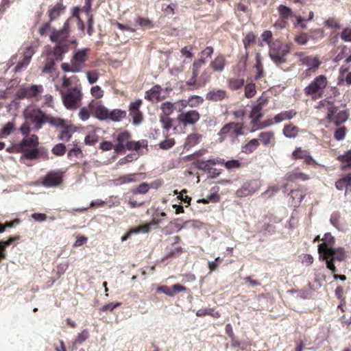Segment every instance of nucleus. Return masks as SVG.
Returning a JSON list of instances; mask_svg holds the SVG:
<instances>
[{
    "mask_svg": "<svg viewBox=\"0 0 351 351\" xmlns=\"http://www.w3.org/2000/svg\"><path fill=\"white\" fill-rule=\"evenodd\" d=\"M65 9L66 7L63 5L62 1L58 2L53 7L49 8L48 14L50 22L58 19L64 12Z\"/></svg>",
    "mask_w": 351,
    "mask_h": 351,
    "instance_id": "a878e982",
    "label": "nucleus"
},
{
    "mask_svg": "<svg viewBox=\"0 0 351 351\" xmlns=\"http://www.w3.org/2000/svg\"><path fill=\"white\" fill-rule=\"evenodd\" d=\"M224 162V159H209L208 160H199L197 161V167L199 169L208 170L210 169V165H215L216 164H222Z\"/></svg>",
    "mask_w": 351,
    "mask_h": 351,
    "instance_id": "7c9ffc66",
    "label": "nucleus"
},
{
    "mask_svg": "<svg viewBox=\"0 0 351 351\" xmlns=\"http://www.w3.org/2000/svg\"><path fill=\"white\" fill-rule=\"evenodd\" d=\"M309 40L310 37L308 36V34L304 32H301L299 34L295 35L294 38V41L300 45H306Z\"/></svg>",
    "mask_w": 351,
    "mask_h": 351,
    "instance_id": "4d7b16f0",
    "label": "nucleus"
},
{
    "mask_svg": "<svg viewBox=\"0 0 351 351\" xmlns=\"http://www.w3.org/2000/svg\"><path fill=\"white\" fill-rule=\"evenodd\" d=\"M90 94L93 97L99 99L103 97L104 92L99 86L96 85L90 88Z\"/></svg>",
    "mask_w": 351,
    "mask_h": 351,
    "instance_id": "0e129e2a",
    "label": "nucleus"
},
{
    "mask_svg": "<svg viewBox=\"0 0 351 351\" xmlns=\"http://www.w3.org/2000/svg\"><path fill=\"white\" fill-rule=\"evenodd\" d=\"M160 121L164 129L169 130L172 127L173 119L169 116H160Z\"/></svg>",
    "mask_w": 351,
    "mask_h": 351,
    "instance_id": "e2e57ef3",
    "label": "nucleus"
},
{
    "mask_svg": "<svg viewBox=\"0 0 351 351\" xmlns=\"http://www.w3.org/2000/svg\"><path fill=\"white\" fill-rule=\"evenodd\" d=\"M250 0H241L237 5V10L238 12H243L246 14H250Z\"/></svg>",
    "mask_w": 351,
    "mask_h": 351,
    "instance_id": "6e6d98bb",
    "label": "nucleus"
},
{
    "mask_svg": "<svg viewBox=\"0 0 351 351\" xmlns=\"http://www.w3.org/2000/svg\"><path fill=\"white\" fill-rule=\"evenodd\" d=\"M295 56L300 58V62L302 64L308 67L306 71V74L310 71L315 72L322 64L317 56H305L303 52H297Z\"/></svg>",
    "mask_w": 351,
    "mask_h": 351,
    "instance_id": "ddd939ff",
    "label": "nucleus"
},
{
    "mask_svg": "<svg viewBox=\"0 0 351 351\" xmlns=\"http://www.w3.org/2000/svg\"><path fill=\"white\" fill-rule=\"evenodd\" d=\"M166 216V213L165 212H156L152 216V219L149 221V223L152 226H159L163 221V218Z\"/></svg>",
    "mask_w": 351,
    "mask_h": 351,
    "instance_id": "a18cd8bd",
    "label": "nucleus"
},
{
    "mask_svg": "<svg viewBox=\"0 0 351 351\" xmlns=\"http://www.w3.org/2000/svg\"><path fill=\"white\" fill-rule=\"evenodd\" d=\"M24 116L27 121L34 125L35 131L40 130L46 123H49L51 126H58L63 123L62 118L47 114L39 108L27 110Z\"/></svg>",
    "mask_w": 351,
    "mask_h": 351,
    "instance_id": "7ed1b4c3",
    "label": "nucleus"
},
{
    "mask_svg": "<svg viewBox=\"0 0 351 351\" xmlns=\"http://www.w3.org/2000/svg\"><path fill=\"white\" fill-rule=\"evenodd\" d=\"M179 219L174 221H171L168 225L164 228V232L166 234H171L174 232H178L183 228H185L188 224L193 223V221H186L182 225L178 223Z\"/></svg>",
    "mask_w": 351,
    "mask_h": 351,
    "instance_id": "5701e85b",
    "label": "nucleus"
},
{
    "mask_svg": "<svg viewBox=\"0 0 351 351\" xmlns=\"http://www.w3.org/2000/svg\"><path fill=\"white\" fill-rule=\"evenodd\" d=\"M300 130L293 123L286 124L282 130L283 134L289 138H294L298 136Z\"/></svg>",
    "mask_w": 351,
    "mask_h": 351,
    "instance_id": "c756f323",
    "label": "nucleus"
},
{
    "mask_svg": "<svg viewBox=\"0 0 351 351\" xmlns=\"http://www.w3.org/2000/svg\"><path fill=\"white\" fill-rule=\"evenodd\" d=\"M256 69V74L254 76L255 80H258L264 77L263 66L260 59L259 56L256 57V64L254 66Z\"/></svg>",
    "mask_w": 351,
    "mask_h": 351,
    "instance_id": "3c124183",
    "label": "nucleus"
},
{
    "mask_svg": "<svg viewBox=\"0 0 351 351\" xmlns=\"http://www.w3.org/2000/svg\"><path fill=\"white\" fill-rule=\"evenodd\" d=\"M261 183L258 179H252L245 182L242 186L236 191L238 197H245L253 195L261 188Z\"/></svg>",
    "mask_w": 351,
    "mask_h": 351,
    "instance_id": "9b49d317",
    "label": "nucleus"
},
{
    "mask_svg": "<svg viewBox=\"0 0 351 351\" xmlns=\"http://www.w3.org/2000/svg\"><path fill=\"white\" fill-rule=\"evenodd\" d=\"M309 152L302 149L301 147H297L292 153L293 160L303 159Z\"/></svg>",
    "mask_w": 351,
    "mask_h": 351,
    "instance_id": "052dcab7",
    "label": "nucleus"
},
{
    "mask_svg": "<svg viewBox=\"0 0 351 351\" xmlns=\"http://www.w3.org/2000/svg\"><path fill=\"white\" fill-rule=\"evenodd\" d=\"M336 259H330L328 261H326V268L328 269L332 274L333 275V278L335 280L339 279L341 280L345 281L347 278L345 275H339L337 274V269L335 265L336 262Z\"/></svg>",
    "mask_w": 351,
    "mask_h": 351,
    "instance_id": "72a5a7b5",
    "label": "nucleus"
},
{
    "mask_svg": "<svg viewBox=\"0 0 351 351\" xmlns=\"http://www.w3.org/2000/svg\"><path fill=\"white\" fill-rule=\"evenodd\" d=\"M160 109L162 112L160 115L170 116L173 112L175 106L173 104L169 101H166L161 104Z\"/></svg>",
    "mask_w": 351,
    "mask_h": 351,
    "instance_id": "de8ad7c7",
    "label": "nucleus"
},
{
    "mask_svg": "<svg viewBox=\"0 0 351 351\" xmlns=\"http://www.w3.org/2000/svg\"><path fill=\"white\" fill-rule=\"evenodd\" d=\"M184 252V249L179 246V247H176L173 250H171L170 252H169L166 255H165V258H176L178 256H180L181 254H182Z\"/></svg>",
    "mask_w": 351,
    "mask_h": 351,
    "instance_id": "69168bd1",
    "label": "nucleus"
},
{
    "mask_svg": "<svg viewBox=\"0 0 351 351\" xmlns=\"http://www.w3.org/2000/svg\"><path fill=\"white\" fill-rule=\"evenodd\" d=\"M63 182V174L60 171H51L42 179L41 184L45 187H57Z\"/></svg>",
    "mask_w": 351,
    "mask_h": 351,
    "instance_id": "4468645a",
    "label": "nucleus"
},
{
    "mask_svg": "<svg viewBox=\"0 0 351 351\" xmlns=\"http://www.w3.org/2000/svg\"><path fill=\"white\" fill-rule=\"evenodd\" d=\"M90 49L84 48L77 49L73 52L71 62L74 64L76 71L80 72L86 66V62L89 58Z\"/></svg>",
    "mask_w": 351,
    "mask_h": 351,
    "instance_id": "f8f14e48",
    "label": "nucleus"
},
{
    "mask_svg": "<svg viewBox=\"0 0 351 351\" xmlns=\"http://www.w3.org/2000/svg\"><path fill=\"white\" fill-rule=\"evenodd\" d=\"M110 110L104 106L99 105L95 108L94 113L95 117L99 120L108 119Z\"/></svg>",
    "mask_w": 351,
    "mask_h": 351,
    "instance_id": "ea45409f",
    "label": "nucleus"
},
{
    "mask_svg": "<svg viewBox=\"0 0 351 351\" xmlns=\"http://www.w3.org/2000/svg\"><path fill=\"white\" fill-rule=\"evenodd\" d=\"M226 64L225 56L223 54H219L210 62V66L214 71L221 72Z\"/></svg>",
    "mask_w": 351,
    "mask_h": 351,
    "instance_id": "cd10ccee",
    "label": "nucleus"
},
{
    "mask_svg": "<svg viewBox=\"0 0 351 351\" xmlns=\"http://www.w3.org/2000/svg\"><path fill=\"white\" fill-rule=\"evenodd\" d=\"M228 97V93L226 90L213 88L210 90L206 95V99L213 102L221 101Z\"/></svg>",
    "mask_w": 351,
    "mask_h": 351,
    "instance_id": "4be33fe9",
    "label": "nucleus"
},
{
    "mask_svg": "<svg viewBox=\"0 0 351 351\" xmlns=\"http://www.w3.org/2000/svg\"><path fill=\"white\" fill-rule=\"evenodd\" d=\"M200 114L196 110H190L182 112L178 114L177 119L178 122L184 126L193 125L200 119Z\"/></svg>",
    "mask_w": 351,
    "mask_h": 351,
    "instance_id": "2eb2a0df",
    "label": "nucleus"
},
{
    "mask_svg": "<svg viewBox=\"0 0 351 351\" xmlns=\"http://www.w3.org/2000/svg\"><path fill=\"white\" fill-rule=\"evenodd\" d=\"M66 152V145L62 143L55 145L51 149L52 154L59 157L64 156Z\"/></svg>",
    "mask_w": 351,
    "mask_h": 351,
    "instance_id": "8fccbe9b",
    "label": "nucleus"
},
{
    "mask_svg": "<svg viewBox=\"0 0 351 351\" xmlns=\"http://www.w3.org/2000/svg\"><path fill=\"white\" fill-rule=\"evenodd\" d=\"M15 122L14 121L8 122L0 130V138L8 137L15 130Z\"/></svg>",
    "mask_w": 351,
    "mask_h": 351,
    "instance_id": "a19ab883",
    "label": "nucleus"
},
{
    "mask_svg": "<svg viewBox=\"0 0 351 351\" xmlns=\"http://www.w3.org/2000/svg\"><path fill=\"white\" fill-rule=\"evenodd\" d=\"M277 10L280 19L279 26L284 28L288 25V20L293 16V12L289 7L285 5H280Z\"/></svg>",
    "mask_w": 351,
    "mask_h": 351,
    "instance_id": "6ab92c4d",
    "label": "nucleus"
},
{
    "mask_svg": "<svg viewBox=\"0 0 351 351\" xmlns=\"http://www.w3.org/2000/svg\"><path fill=\"white\" fill-rule=\"evenodd\" d=\"M132 135L128 130H124L112 134V139L114 142V150L116 153L123 154L128 149V145L130 143Z\"/></svg>",
    "mask_w": 351,
    "mask_h": 351,
    "instance_id": "9d476101",
    "label": "nucleus"
},
{
    "mask_svg": "<svg viewBox=\"0 0 351 351\" xmlns=\"http://www.w3.org/2000/svg\"><path fill=\"white\" fill-rule=\"evenodd\" d=\"M98 136L95 132L88 134L84 138V143L87 145H95L98 141Z\"/></svg>",
    "mask_w": 351,
    "mask_h": 351,
    "instance_id": "bf43d9fd",
    "label": "nucleus"
},
{
    "mask_svg": "<svg viewBox=\"0 0 351 351\" xmlns=\"http://www.w3.org/2000/svg\"><path fill=\"white\" fill-rule=\"evenodd\" d=\"M220 199V197L218 194L217 193H211L206 198L200 199L197 201L199 203H203V204H208L209 202H218Z\"/></svg>",
    "mask_w": 351,
    "mask_h": 351,
    "instance_id": "680f3d73",
    "label": "nucleus"
},
{
    "mask_svg": "<svg viewBox=\"0 0 351 351\" xmlns=\"http://www.w3.org/2000/svg\"><path fill=\"white\" fill-rule=\"evenodd\" d=\"M150 189V186L148 183L143 182L140 184L139 185L134 186L132 188L131 193L134 195L136 194H141L144 195L146 194L149 190Z\"/></svg>",
    "mask_w": 351,
    "mask_h": 351,
    "instance_id": "37998d69",
    "label": "nucleus"
},
{
    "mask_svg": "<svg viewBox=\"0 0 351 351\" xmlns=\"http://www.w3.org/2000/svg\"><path fill=\"white\" fill-rule=\"evenodd\" d=\"M267 104V99L259 98L257 104L254 106L250 114V118L261 119L264 113L263 112V108Z\"/></svg>",
    "mask_w": 351,
    "mask_h": 351,
    "instance_id": "b1692460",
    "label": "nucleus"
},
{
    "mask_svg": "<svg viewBox=\"0 0 351 351\" xmlns=\"http://www.w3.org/2000/svg\"><path fill=\"white\" fill-rule=\"evenodd\" d=\"M56 61H58L53 54H50V48L47 51V59L43 72L45 73H51L54 71Z\"/></svg>",
    "mask_w": 351,
    "mask_h": 351,
    "instance_id": "c85d7f7f",
    "label": "nucleus"
},
{
    "mask_svg": "<svg viewBox=\"0 0 351 351\" xmlns=\"http://www.w3.org/2000/svg\"><path fill=\"white\" fill-rule=\"evenodd\" d=\"M259 140L265 146L274 143L275 137L273 131L262 132L258 135Z\"/></svg>",
    "mask_w": 351,
    "mask_h": 351,
    "instance_id": "f704fd0d",
    "label": "nucleus"
},
{
    "mask_svg": "<svg viewBox=\"0 0 351 351\" xmlns=\"http://www.w3.org/2000/svg\"><path fill=\"white\" fill-rule=\"evenodd\" d=\"M258 140L256 138H253L250 140L247 143L242 146L241 151L243 153L249 154L254 152L258 148Z\"/></svg>",
    "mask_w": 351,
    "mask_h": 351,
    "instance_id": "58836bf2",
    "label": "nucleus"
},
{
    "mask_svg": "<svg viewBox=\"0 0 351 351\" xmlns=\"http://www.w3.org/2000/svg\"><path fill=\"white\" fill-rule=\"evenodd\" d=\"M19 143L23 151V154L20 158L21 161L23 159L36 160L44 154H47V152L45 148L38 147L39 140L36 134L24 136Z\"/></svg>",
    "mask_w": 351,
    "mask_h": 351,
    "instance_id": "20e7f679",
    "label": "nucleus"
},
{
    "mask_svg": "<svg viewBox=\"0 0 351 351\" xmlns=\"http://www.w3.org/2000/svg\"><path fill=\"white\" fill-rule=\"evenodd\" d=\"M323 243L318 245L319 260L328 261L330 259H336L337 262L346 261L348 257L347 252L342 247H334L335 239L330 232H327L322 239Z\"/></svg>",
    "mask_w": 351,
    "mask_h": 351,
    "instance_id": "f03ea898",
    "label": "nucleus"
},
{
    "mask_svg": "<svg viewBox=\"0 0 351 351\" xmlns=\"http://www.w3.org/2000/svg\"><path fill=\"white\" fill-rule=\"evenodd\" d=\"M162 87L161 86L156 84L154 85L152 88L147 90L145 93V99L147 101H161L165 99V96L161 95Z\"/></svg>",
    "mask_w": 351,
    "mask_h": 351,
    "instance_id": "aec40b11",
    "label": "nucleus"
},
{
    "mask_svg": "<svg viewBox=\"0 0 351 351\" xmlns=\"http://www.w3.org/2000/svg\"><path fill=\"white\" fill-rule=\"evenodd\" d=\"M346 132H347V129L346 127L343 126V127L339 128L338 129H337L335 131L334 138L337 141H341L345 138Z\"/></svg>",
    "mask_w": 351,
    "mask_h": 351,
    "instance_id": "338daca9",
    "label": "nucleus"
},
{
    "mask_svg": "<svg viewBox=\"0 0 351 351\" xmlns=\"http://www.w3.org/2000/svg\"><path fill=\"white\" fill-rule=\"evenodd\" d=\"M243 134V124L239 122H230L225 124L217 133L218 141L222 143L229 140L234 143L238 137Z\"/></svg>",
    "mask_w": 351,
    "mask_h": 351,
    "instance_id": "423d86ee",
    "label": "nucleus"
},
{
    "mask_svg": "<svg viewBox=\"0 0 351 351\" xmlns=\"http://www.w3.org/2000/svg\"><path fill=\"white\" fill-rule=\"evenodd\" d=\"M348 119V113L346 110H342L337 113L335 118L332 121L335 125L339 126L344 123Z\"/></svg>",
    "mask_w": 351,
    "mask_h": 351,
    "instance_id": "c03bdc74",
    "label": "nucleus"
},
{
    "mask_svg": "<svg viewBox=\"0 0 351 351\" xmlns=\"http://www.w3.org/2000/svg\"><path fill=\"white\" fill-rule=\"evenodd\" d=\"M82 99V91L78 88H73L62 94V101L69 110H75L80 106Z\"/></svg>",
    "mask_w": 351,
    "mask_h": 351,
    "instance_id": "1a4fd4ad",
    "label": "nucleus"
},
{
    "mask_svg": "<svg viewBox=\"0 0 351 351\" xmlns=\"http://www.w3.org/2000/svg\"><path fill=\"white\" fill-rule=\"evenodd\" d=\"M70 20H66L61 29H52L49 36L50 40L56 43L53 47H49L50 54H53L58 60H62L64 54L69 50Z\"/></svg>",
    "mask_w": 351,
    "mask_h": 351,
    "instance_id": "f257e3e1",
    "label": "nucleus"
},
{
    "mask_svg": "<svg viewBox=\"0 0 351 351\" xmlns=\"http://www.w3.org/2000/svg\"><path fill=\"white\" fill-rule=\"evenodd\" d=\"M328 84L326 76L319 75L304 88V94L314 101L322 98Z\"/></svg>",
    "mask_w": 351,
    "mask_h": 351,
    "instance_id": "39448f33",
    "label": "nucleus"
},
{
    "mask_svg": "<svg viewBox=\"0 0 351 351\" xmlns=\"http://www.w3.org/2000/svg\"><path fill=\"white\" fill-rule=\"evenodd\" d=\"M350 51L351 49H350L346 45H342L341 47L340 52L335 57L334 62H338L344 58L346 60V58L350 55Z\"/></svg>",
    "mask_w": 351,
    "mask_h": 351,
    "instance_id": "09e8293b",
    "label": "nucleus"
},
{
    "mask_svg": "<svg viewBox=\"0 0 351 351\" xmlns=\"http://www.w3.org/2000/svg\"><path fill=\"white\" fill-rule=\"evenodd\" d=\"M221 165H223L225 167L228 169H239L242 166V162L239 160H231L228 161H225Z\"/></svg>",
    "mask_w": 351,
    "mask_h": 351,
    "instance_id": "13d9d810",
    "label": "nucleus"
},
{
    "mask_svg": "<svg viewBox=\"0 0 351 351\" xmlns=\"http://www.w3.org/2000/svg\"><path fill=\"white\" fill-rule=\"evenodd\" d=\"M138 173H129L122 175L117 178L113 179L112 182L113 185L119 186L123 184H130L137 181V176Z\"/></svg>",
    "mask_w": 351,
    "mask_h": 351,
    "instance_id": "393cba45",
    "label": "nucleus"
},
{
    "mask_svg": "<svg viewBox=\"0 0 351 351\" xmlns=\"http://www.w3.org/2000/svg\"><path fill=\"white\" fill-rule=\"evenodd\" d=\"M44 88L43 85L30 84L26 86H21L16 93V98L19 99H34L36 101L40 99V95L43 92Z\"/></svg>",
    "mask_w": 351,
    "mask_h": 351,
    "instance_id": "6e6552de",
    "label": "nucleus"
},
{
    "mask_svg": "<svg viewBox=\"0 0 351 351\" xmlns=\"http://www.w3.org/2000/svg\"><path fill=\"white\" fill-rule=\"evenodd\" d=\"M244 90L245 97L247 99L253 97L256 93V86L254 83H247L245 86Z\"/></svg>",
    "mask_w": 351,
    "mask_h": 351,
    "instance_id": "864d4df0",
    "label": "nucleus"
},
{
    "mask_svg": "<svg viewBox=\"0 0 351 351\" xmlns=\"http://www.w3.org/2000/svg\"><path fill=\"white\" fill-rule=\"evenodd\" d=\"M297 114V111L294 109L282 111L274 117L275 123H279L284 121L291 120Z\"/></svg>",
    "mask_w": 351,
    "mask_h": 351,
    "instance_id": "bb28decb",
    "label": "nucleus"
},
{
    "mask_svg": "<svg viewBox=\"0 0 351 351\" xmlns=\"http://www.w3.org/2000/svg\"><path fill=\"white\" fill-rule=\"evenodd\" d=\"M335 186L339 191L346 189V191L349 188H351V173L339 179L335 182Z\"/></svg>",
    "mask_w": 351,
    "mask_h": 351,
    "instance_id": "2f4dec72",
    "label": "nucleus"
},
{
    "mask_svg": "<svg viewBox=\"0 0 351 351\" xmlns=\"http://www.w3.org/2000/svg\"><path fill=\"white\" fill-rule=\"evenodd\" d=\"M202 135L199 133L190 134L184 143V148L190 149L200 143Z\"/></svg>",
    "mask_w": 351,
    "mask_h": 351,
    "instance_id": "473e14b6",
    "label": "nucleus"
},
{
    "mask_svg": "<svg viewBox=\"0 0 351 351\" xmlns=\"http://www.w3.org/2000/svg\"><path fill=\"white\" fill-rule=\"evenodd\" d=\"M310 178L309 175L302 172L298 167L287 172L285 175V180L289 182H295L297 180L306 181Z\"/></svg>",
    "mask_w": 351,
    "mask_h": 351,
    "instance_id": "412c9836",
    "label": "nucleus"
},
{
    "mask_svg": "<svg viewBox=\"0 0 351 351\" xmlns=\"http://www.w3.org/2000/svg\"><path fill=\"white\" fill-rule=\"evenodd\" d=\"M143 104V101L140 99L131 102L129 105V115L132 118V122L134 125H140L143 121V112L140 108Z\"/></svg>",
    "mask_w": 351,
    "mask_h": 351,
    "instance_id": "dca6fc26",
    "label": "nucleus"
},
{
    "mask_svg": "<svg viewBox=\"0 0 351 351\" xmlns=\"http://www.w3.org/2000/svg\"><path fill=\"white\" fill-rule=\"evenodd\" d=\"M147 147L148 143L145 139L138 141L130 140V143L128 145V150L140 152L141 148H145L147 150Z\"/></svg>",
    "mask_w": 351,
    "mask_h": 351,
    "instance_id": "e433bc0d",
    "label": "nucleus"
},
{
    "mask_svg": "<svg viewBox=\"0 0 351 351\" xmlns=\"http://www.w3.org/2000/svg\"><path fill=\"white\" fill-rule=\"evenodd\" d=\"M289 51V45H284L280 41L276 40L270 45L269 54L277 65H280L287 62L286 57Z\"/></svg>",
    "mask_w": 351,
    "mask_h": 351,
    "instance_id": "0eeeda50",
    "label": "nucleus"
},
{
    "mask_svg": "<svg viewBox=\"0 0 351 351\" xmlns=\"http://www.w3.org/2000/svg\"><path fill=\"white\" fill-rule=\"evenodd\" d=\"M83 156L82 150L73 142V147L70 149L67 153V158L72 160L73 158H80Z\"/></svg>",
    "mask_w": 351,
    "mask_h": 351,
    "instance_id": "49530a36",
    "label": "nucleus"
},
{
    "mask_svg": "<svg viewBox=\"0 0 351 351\" xmlns=\"http://www.w3.org/2000/svg\"><path fill=\"white\" fill-rule=\"evenodd\" d=\"M63 123L60 125L54 126L55 128H60L61 130L58 136V138L62 141L68 142L72 137V135L74 132H75V128L71 125L68 124L66 121L62 119Z\"/></svg>",
    "mask_w": 351,
    "mask_h": 351,
    "instance_id": "f3484780",
    "label": "nucleus"
},
{
    "mask_svg": "<svg viewBox=\"0 0 351 351\" xmlns=\"http://www.w3.org/2000/svg\"><path fill=\"white\" fill-rule=\"evenodd\" d=\"M204 101L202 97L199 95H191L189 97V107L197 108Z\"/></svg>",
    "mask_w": 351,
    "mask_h": 351,
    "instance_id": "5fc2aeb1",
    "label": "nucleus"
},
{
    "mask_svg": "<svg viewBox=\"0 0 351 351\" xmlns=\"http://www.w3.org/2000/svg\"><path fill=\"white\" fill-rule=\"evenodd\" d=\"M256 41V36L252 32H248L243 39L244 48L247 50L252 44Z\"/></svg>",
    "mask_w": 351,
    "mask_h": 351,
    "instance_id": "603ef678",
    "label": "nucleus"
},
{
    "mask_svg": "<svg viewBox=\"0 0 351 351\" xmlns=\"http://www.w3.org/2000/svg\"><path fill=\"white\" fill-rule=\"evenodd\" d=\"M189 289L180 284H175L171 287H169L167 285H160L158 286L156 292L157 293H162L167 295L169 297H174L176 295L182 291H186Z\"/></svg>",
    "mask_w": 351,
    "mask_h": 351,
    "instance_id": "a211bd4d",
    "label": "nucleus"
},
{
    "mask_svg": "<svg viewBox=\"0 0 351 351\" xmlns=\"http://www.w3.org/2000/svg\"><path fill=\"white\" fill-rule=\"evenodd\" d=\"M338 160L342 162V169H351V150H348L344 154L339 156Z\"/></svg>",
    "mask_w": 351,
    "mask_h": 351,
    "instance_id": "79ce46f5",
    "label": "nucleus"
},
{
    "mask_svg": "<svg viewBox=\"0 0 351 351\" xmlns=\"http://www.w3.org/2000/svg\"><path fill=\"white\" fill-rule=\"evenodd\" d=\"M324 25L329 28L340 29L341 25L338 20L330 17L324 21Z\"/></svg>",
    "mask_w": 351,
    "mask_h": 351,
    "instance_id": "774afa93",
    "label": "nucleus"
},
{
    "mask_svg": "<svg viewBox=\"0 0 351 351\" xmlns=\"http://www.w3.org/2000/svg\"><path fill=\"white\" fill-rule=\"evenodd\" d=\"M245 80L243 78L239 79L230 77L227 80V86L232 90H237L244 86Z\"/></svg>",
    "mask_w": 351,
    "mask_h": 351,
    "instance_id": "4c0bfd02",
    "label": "nucleus"
},
{
    "mask_svg": "<svg viewBox=\"0 0 351 351\" xmlns=\"http://www.w3.org/2000/svg\"><path fill=\"white\" fill-rule=\"evenodd\" d=\"M127 112L121 109H114L109 112L108 119L114 122H119L126 118Z\"/></svg>",
    "mask_w": 351,
    "mask_h": 351,
    "instance_id": "c9c22d12",
    "label": "nucleus"
}]
</instances>
